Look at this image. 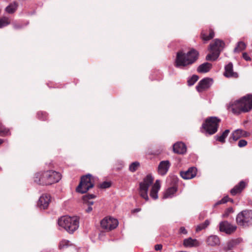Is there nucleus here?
I'll list each match as a JSON object with an SVG mask.
<instances>
[{
	"label": "nucleus",
	"mask_w": 252,
	"mask_h": 252,
	"mask_svg": "<svg viewBox=\"0 0 252 252\" xmlns=\"http://www.w3.org/2000/svg\"><path fill=\"white\" fill-rule=\"evenodd\" d=\"M198 57L199 52L193 48L191 49L187 53L181 50L179 51L176 54L174 65L177 68H184L196 62Z\"/></svg>",
	"instance_id": "nucleus-1"
},
{
	"label": "nucleus",
	"mask_w": 252,
	"mask_h": 252,
	"mask_svg": "<svg viewBox=\"0 0 252 252\" xmlns=\"http://www.w3.org/2000/svg\"><path fill=\"white\" fill-rule=\"evenodd\" d=\"M252 109V94H247L236 100L228 107V110L235 114L249 112Z\"/></svg>",
	"instance_id": "nucleus-2"
},
{
	"label": "nucleus",
	"mask_w": 252,
	"mask_h": 252,
	"mask_svg": "<svg viewBox=\"0 0 252 252\" xmlns=\"http://www.w3.org/2000/svg\"><path fill=\"white\" fill-rule=\"evenodd\" d=\"M58 224L69 233H73L79 227V219L76 216H63L58 220Z\"/></svg>",
	"instance_id": "nucleus-3"
},
{
	"label": "nucleus",
	"mask_w": 252,
	"mask_h": 252,
	"mask_svg": "<svg viewBox=\"0 0 252 252\" xmlns=\"http://www.w3.org/2000/svg\"><path fill=\"white\" fill-rule=\"evenodd\" d=\"M220 119L217 117L207 118L200 127V131L206 136L211 135L218 131Z\"/></svg>",
	"instance_id": "nucleus-4"
},
{
	"label": "nucleus",
	"mask_w": 252,
	"mask_h": 252,
	"mask_svg": "<svg viewBox=\"0 0 252 252\" xmlns=\"http://www.w3.org/2000/svg\"><path fill=\"white\" fill-rule=\"evenodd\" d=\"M96 179V177L91 174L82 176L80 183L76 189V191L82 194L86 193L90 189L94 187Z\"/></svg>",
	"instance_id": "nucleus-5"
},
{
	"label": "nucleus",
	"mask_w": 252,
	"mask_h": 252,
	"mask_svg": "<svg viewBox=\"0 0 252 252\" xmlns=\"http://www.w3.org/2000/svg\"><path fill=\"white\" fill-rule=\"evenodd\" d=\"M225 45L223 41L219 39H216L213 43L209 45V50L211 54H208L206 57L207 61H214L219 57L221 51L223 50Z\"/></svg>",
	"instance_id": "nucleus-6"
},
{
	"label": "nucleus",
	"mask_w": 252,
	"mask_h": 252,
	"mask_svg": "<svg viewBox=\"0 0 252 252\" xmlns=\"http://www.w3.org/2000/svg\"><path fill=\"white\" fill-rule=\"evenodd\" d=\"M237 224L244 227L252 225V210H245L240 212L236 217Z\"/></svg>",
	"instance_id": "nucleus-7"
},
{
	"label": "nucleus",
	"mask_w": 252,
	"mask_h": 252,
	"mask_svg": "<svg viewBox=\"0 0 252 252\" xmlns=\"http://www.w3.org/2000/svg\"><path fill=\"white\" fill-rule=\"evenodd\" d=\"M154 178L151 174L147 175L143 181L139 184V193L140 196L146 201L149 200L148 191L150 186L153 184Z\"/></svg>",
	"instance_id": "nucleus-8"
},
{
	"label": "nucleus",
	"mask_w": 252,
	"mask_h": 252,
	"mask_svg": "<svg viewBox=\"0 0 252 252\" xmlns=\"http://www.w3.org/2000/svg\"><path fill=\"white\" fill-rule=\"evenodd\" d=\"M117 219L111 217L105 218L100 222L101 227L107 231H110L116 228L118 225Z\"/></svg>",
	"instance_id": "nucleus-9"
},
{
	"label": "nucleus",
	"mask_w": 252,
	"mask_h": 252,
	"mask_svg": "<svg viewBox=\"0 0 252 252\" xmlns=\"http://www.w3.org/2000/svg\"><path fill=\"white\" fill-rule=\"evenodd\" d=\"M47 177V171L37 172L33 177L34 182L39 185H49Z\"/></svg>",
	"instance_id": "nucleus-10"
},
{
	"label": "nucleus",
	"mask_w": 252,
	"mask_h": 252,
	"mask_svg": "<svg viewBox=\"0 0 252 252\" xmlns=\"http://www.w3.org/2000/svg\"><path fill=\"white\" fill-rule=\"evenodd\" d=\"M213 79L211 78L206 77L201 80L196 86V89L199 93L203 92L208 90L212 85Z\"/></svg>",
	"instance_id": "nucleus-11"
},
{
	"label": "nucleus",
	"mask_w": 252,
	"mask_h": 252,
	"mask_svg": "<svg viewBox=\"0 0 252 252\" xmlns=\"http://www.w3.org/2000/svg\"><path fill=\"white\" fill-rule=\"evenodd\" d=\"M171 166V163L168 160L161 161L158 167V173L161 176L165 175Z\"/></svg>",
	"instance_id": "nucleus-12"
},
{
	"label": "nucleus",
	"mask_w": 252,
	"mask_h": 252,
	"mask_svg": "<svg viewBox=\"0 0 252 252\" xmlns=\"http://www.w3.org/2000/svg\"><path fill=\"white\" fill-rule=\"evenodd\" d=\"M237 227L231 225L227 221H221L220 223V230L226 234H231L235 231Z\"/></svg>",
	"instance_id": "nucleus-13"
},
{
	"label": "nucleus",
	"mask_w": 252,
	"mask_h": 252,
	"mask_svg": "<svg viewBox=\"0 0 252 252\" xmlns=\"http://www.w3.org/2000/svg\"><path fill=\"white\" fill-rule=\"evenodd\" d=\"M47 174L49 185L57 183L61 179V174L59 172L54 170H47Z\"/></svg>",
	"instance_id": "nucleus-14"
},
{
	"label": "nucleus",
	"mask_w": 252,
	"mask_h": 252,
	"mask_svg": "<svg viewBox=\"0 0 252 252\" xmlns=\"http://www.w3.org/2000/svg\"><path fill=\"white\" fill-rule=\"evenodd\" d=\"M247 132L241 129H238L234 130L231 134L229 138V141L232 143V141H236L242 137H246Z\"/></svg>",
	"instance_id": "nucleus-15"
},
{
	"label": "nucleus",
	"mask_w": 252,
	"mask_h": 252,
	"mask_svg": "<svg viewBox=\"0 0 252 252\" xmlns=\"http://www.w3.org/2000/svg\"><path fill=\"white\" fill-rule=\"evenodd\" d=\"M196 168L194 167H191L186 171H181L180 175L184 179H190L196 176Z\"/></svg>",
	"instance_id": "nucleus-16"
},
{
	"label": "nucleus",
	"mask_w": 252,
	"mask_h": 252,
	"mask_svg": "<svg viewBox=\"0 0 252 252\" xmlns=\"http://www.w3.org/2000/svg\"><path fill=\"white\" fill-rule=\"evenodd\" d=\"M50 196L48 194H44L38 199L37 205L41 209H46L50 202Z\"/></svg>",
	"instance_id": "nucleus-17"
},
{
	"label": "nucleus",
	"mask_w": 252,
	"mask_h": 252,
	"mask_svg": "<svg viewBox=\"0 0 252 252\" xmlns=\"http://www.w3.org/2000/svg\"><path fill=\"white\" fill-rule=\"evenodd\" d=\"M215 36L214 31L211 29L203 30L200 34L201 38L204 41L207 42L212 39Z\"/></svg>",
	"instance_id": "nucleus-18"
},
{
	"label": "nucleus",
	"mask_w": 252,
	"mask_h": 252,
	"mask_svg": "<svg viewBox=\"0 0 252 252\" xmlns=\"http://www.w3.org/2000/svg\"><path fill=\"white\" fill-rule=\"evenodd\" d=\"M174 153L178 154H184L187 151L186 145L182 142H177L173 145Z\"/></svg>",
	"instance_id": "nucleus-19"
},
{
	"label": "nucleus",
	"mask_w": 252,
	"mask_h": 252,
	"mask_svg": "<svg viewBox=\"0 0 252 252\" xmlns=\"http://www.w3.org/2000/svg\"><path fill=\"white\" fill-rule=\"evenodd\" d=\"M183 245L188 248L197 247L200 245V243L196 239L189 237L184 240Z\"/></svg>",
	"instance_id": "nucleus-20"
},
{
	"label": "nucleus",
	"mask_w": 252,
	"mask_h": 252,
	"mask_svg": "<svg viewBox=\"0 0 252 252\" xmlns=\"http://www.w3.org/2000/svg\"><path fill=\"white\" fill-rule=\"evenodd\" d=\"M160 185L159 180H156L155 183L153 186L150 195L154 199H157L158 198V191L160 189Z\"/></svg>",
	"instance_id": "nucleus-21"
},
{
	"label": "nucleus",
	"mask_w": 252,
	"mask_h": 252,
	"mask_svg": "<svg viewBox=\"0 0 252 252\" xmlns=\"http://www.w3.org/2000/svg\"><path fill=\"white\" fill-rule=\"evenodd\" d=\"M224 75L226 77H238L237 73L233 72L232 63H229L225 66Z\"/></svg>",
	"instance_id": "nucleus-22"
},
{
	"label": "nucleus",
	"mask_w": 252,
	"mask_h": 252,
	"mask_svg": "<svg viewBox=\"0 0 252 252\" xmlns=\"http://www.w3.org/2000/svg\"><path fill=\"white\" fill-rule=\"evenodd\" d=\"M246 183L244 181H240L237 185L234 186L230 190V193L233 195H235L238 193L241 192L246 187Z\"/></svg>",
	"instance_id": "nucleus-23"
},
{
	"label": "nucleus",
	"mask_w": 252,
	"mask_h": 252,
	"mask_svg": "<svg viewBox=\"0 0 252 252\" xmlns=\"http://www.w3.org/2000/svg\"><path fill=\"white\" fill-rule=\"evenodd\" d=\"M178 188L176 186L168 188L164 192L163 198H171L174 196V194L177 191Z\"/></svg>",
	"instance_id": "nucleus-24"
},
{
	"label": "nucleus",
	"mask_w": 252,
	"mask_h": 252,
	"mask_svg": "<svg viewBox=\"0 0 252 252\" xmlns=\"http://www.w3.org/2000/svg\"><path fill=\"white\" fill-rule=\"evenodd\" d=\"M212 67V64L206 62L200 64L197 67V71L199 73H206L209 72Z\"/></svg>",
	"instance_id": "nucleus-25"
},
{
	"label": "nucleus",
	"mask_w": 252,
	"mask_h": 252,
	"mask_svg": "<svg viewBox=\"0 0 252 252\" xmlns=\"http://www.w3.org/2000/svg\"><path fill=\"white\" fill-rule=\"evenodd\" d=\"M208 245L216 246L220 244V239L216 235L210 236L207 239Z\"/></svg>",
	"instance_id": "nucleus-26"
},
{
	"label": "nucleus",
	"mask_w": 252,
	"mask_h": 252,
	"mask_svg": "<svg viewBox=\"0 0 252 252\" xmlns=\"http://www.w3.org/2000/svg\"><path fill=\"white\" fill-rule=\"evenodd\" d=\"M230 131L229 129L225 130L220 135H216L215 136V138L216 140L221 142V143H224L225 142V138L228 136V133Z\"/></svg>",
	"instance_id": "nucleus-27"
},
{
	"label": "nucleus",
	"mask_w": 252,
	"mask_h": 252,
	"mask_svg": "<svg viewBox=\"0 0 252 252\" xmlns=\"http://www.w3.org/2000/svg\"><path fill=\"white\" fill-rule=\"evenodd\" d=\"M17 7V3L14 2L13 3H10L7 7H6L5 10L7 13L9 14H13L16 11Z\"/></svg>",
	"instance_id": "nucleus-28"
},
{
	"label": "nucleus",
	"mask_w": 252,
	"mask_h": 252,
	"mask_svg": "<svg viewBox=\"0 0 252 252\" xmlns=\"http://www.w3.org/2000/svg\"><path fill=\"white\" fill-rule=\"evenodd\" d=\"M29 24V21H26V22H13L12 25L13 28L15 30H19L23 29L25 26H27Z\"/></svg>",
	"instance_id": "nucleus-29"
},
{
	"label": "nucleus",
	"mask_w": 252,
	"mask_h": 252,
	"mask_svg": "<svg viewBox=\"0 0 252 252\" xmlns=\"http://www.w3.org/2000/svg\"><path fill=\"white\" fill-rule=\"evenodd\" d=\"M246 47V44L243 41H239L236 47L234 49V53H239L245 50Z\"/></svg>",
	"instance_id": "nucleus-30"
},
{
	"label": "nucleus",
	"mask_w": 252,
	"mask_h": 252,
	"mask_svg": "<svg viewBox=\"0 0 252 252\" xmlns=\"http://www.w3.org/2000/svg\"><path fill=\"white\" fill-rule=\"evenodd\" d=\"M210 221L206 220L204 222L200 223L196 227V231L199 232L207 228L210 224Z\"/></svg>",
	"instance_id": "nucleus-31"
},
{
	"label": "nucleus",
	"mask_w": 252,
	"mask_h": 252,
	"mask_svg": "<svg viewBox=\"0 0 252 252\" xmlns=\"http://www.w3.org/2000/svg\"><path fill=\"white\" fill-rule=\"evenodd\" d=\"M10 23V20L8 17L3 16L0 18V28H3L9 25Z\"/></svg>",
	"instance_id": "nucleus-32"
},
{
	"label": "nucleus",
	"mask_w": 252,
	"mask_h": 252,
	"mask_svg": "<svg viewBox=\"0 0 252 252\" xmlns=\"http://www.w3.org/2000/svg\"><path fill=\"white\" fill-rule=\"evenodd\" d=\"M199 77L197 75H193L191 77H189L187 80L188 85L191 86L193 85L198 80Z\"/></svg>",
	"instance_id": "nucleus-33"
},
{
	"label": "nucleus",
	"mask_w": 252,
	"mask_h": 252,
	"mask_svg": "<svg viewBox=\"0 0 252 252\" xmlns=\"http://www.w3.org/2000/svg\"><path fill=\"white\" fill-rule=\"evenodd\" d=\"M233 199L230 198L228 196H225L224 197H223L221 200L218 201L214 204V207H216L217 205L224 204L228 201H231V202H233Z\"/></svg>",
	"instance_id": "nucleus-34"
},
{
	"label": "nucleus",
	"mask_w": 252,
	"mask_h": 252,
	"mask_svg": "<svg viewBox=\"0 0 252 252\" xmlns=\"http://www.w3.org/2000/svg\"><path fill=\"white\" fill-rule=\"evenodd\" d=\"M140 166V163L138 161H135L131 163L129 166V170L131 172H134L137 170Z\"/></svg>",
	"instance_id": "nucleus-35"
},
{
	"label": "nucleus",
	"mask_w": 252,
	"mask_h": 252,
	"mask_svg": "<svg viewBox=\"0 0 252 252\" xmlns=\"http://www.w3.org/2000/svg\"><path fill=\"white\" fill-rule=\"evenodd\" d=\"M38 119L42 121H45L47 119V114L44 112H38L37 113Z\"/></svg>",
	"instance_id": "nucleus-36"
},
{
	"label": "nucleus",
	"mask_w": 252,
	"mask_h": 252,
	"mask_svg": "<svg viewBox=\"0 0 252 252\" xmlns=\"http://www.w3.org/2000/svg\"><path fill=\"white\" fill-rule=\"evenodd\" d=\"M70 242L68 240H63L62 241L59 245L60 249H63L67 248L69 245Z\"/></svg>",
	"instance_id": "nucleus-37"
},
{
	"label": "nucleus",
	"mask_w": 252,
	"mask_h": 252,
	"mask_svg": "<svg viewBox=\"0 0 252 252\" xmlns=\"http://www.w3.org/2000/svg\"><path fill=\"white\" fill-rule=\"evenodd\" d=\"M111 186L110 182L104 181L99 185V187L101 189H107L110 188Z\"/></svg>",
	"instance_id": "nucleus-38"
},
{
	"label": "nucleus",
	"mask_w": 252,
	"mask_h": 252,
	"mask_svg": "<svg viewBox=\"0 0 252 252\" xmlns=\"http://www.w3.org/2000/svg\"><path fill=\"white\" fill-rule=\"evenodd\" d=\"M95 197L96 195L94 194H88L83 196V200L84 202H86L91 199L95 198Z\"/></svg>",
	"instance_id": "nucleus-39"
},
{
	"label": "nucleus",
	"mask_w": 252,
	"mask_h": 252,
	"mask_svg": "<svg viewBox=\"0 0 252 252\" xmlns=\"http://www.w3.org/2000/svg\"><path fill=\"white\" fill-rule=\"evenodd\" d=\"M248 144L247 141L244 139H241L238 143V146L240 148H243L246 146Z\"/></svg>",
	"instance_id": "nucleus-40"
},
{
	"label": "nucleus",
	"mask_w": 252,
	"mask_h": 252,
	"mask_svg": "<svg viewBox=\"0 0 252 252\" xmlns=\"http://www.w3.org/2000/svg\"><path fill=\"white\" fill-rule=\"evenodd\" d=\"M236 245V242L234 240L229 241L227 243V247L228 250H231L232 248Z\"/></svg>",
	"instance_id": "nucleus-41"
},
{
	"label": "nucleus",
	"mask_w": 252,
	"mask_h": 252,
	"mask_svg": "<svg viewBox=\"0 0 252 252\" xmlns=\"http://www.w3.org/2000/svg\"><path fill=\"white\" fill-rule=\"evenodd\" d=\"M243 58L246 61H250L251 60V57L249 56V55L247 53H245V52L243 53Z\"/></svg>",
	"instance_id": "nucleus-42"
},
{
	"label": "nucleus",
	"mask_w": 252,
	"mask_h": 252,
	"mask_svg": "<svg viewBox=\"0 0 252 252\" xmlns=\"http://www.w3.org/2000/svg\"><path fill=\"white\" fill-rule=\"evenodd\" d=\"M162 248V245L161 244H157L155 246V249L156 251H160Z\"/></svg>",
	"instance_id": "nucleus-43"
},
{
	"label": "nucleus",
	"mask_w": 252,
	"mask_h": 252,
	"mask_svg": "<svg viewBox=\"0 0 252 252\" xmlns=\"http://www.w3.org/2000/svg\"><path fill=\"white\" fill-rule=\"evenodd\" d=\"M180 232L181 233L186 234H187L188 231L184 227H181L180 228Z\"/></svg>",
	"instance_id": "nucleus-44"
},
{
	"label": "nucleus",
	"mask_w": 252,
	"mask_h": 252,
	"mask_svg": "<svg viewBox=\"0 0 252 252\" xmlns=\"http://www.w3.org/2000/svg\"><path fill=\"white\" fill-rule=\"evenodd\" d=\"M93 210V208L92 207V206H88V207L87 209H86V212L88 213H90Z\"/></svg>",
	"instance_id": "nucleus-45"
},
{
	"label": "nucleus",
	"mask_w": 252,
	"mask_h": 252,
	"mask_svg": "<svg viewBox=\"0 0 252 252\" xmlns=\"http://www.w3.org/2000/svg\"><path fill=\"white\" fill-rule=\"evenodd\" d=\"M84 203H87L88 206H91L94 204L93 201H89V200L88 201L84 202Z\"/></svg>",
	"instance_id": "nucleus-46"
},
{
	"label": "nucleus",
	"mask_w": 252,
	"mask_h": 252,
	"mask_svg": "<svg viewBox=\"0 0 252 252\" xmlns=\"http://www.w3.org/2000/svg\"><path fill=\"white\" fill-rule=\"evenodd\" d=\"M141 211V209L140 208H136V209H134L133 210H132V213H137V212H139Z\"/></svg>",
	"instance_id": "nucleus-47"
},
{
	"label": "nucleus",
	"mask_w": 252,
	"mask_h": 252,
	"mask_svg": "<svg viewBox=\"0 0 252 252\" xmlns=\"http://www.w3.org/2000/svg\"><path fill=\"white\" fill-rule=\"evenodd\" d=\"M3 141L2 139H0V145L3 143Z\"/></svg>",
	"instance_id": "nucleus-48"
}]
</instances>
